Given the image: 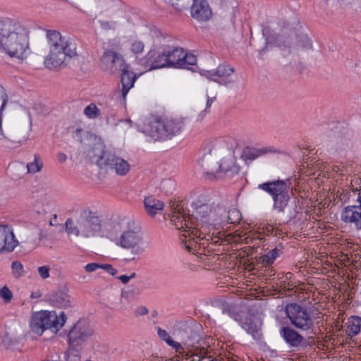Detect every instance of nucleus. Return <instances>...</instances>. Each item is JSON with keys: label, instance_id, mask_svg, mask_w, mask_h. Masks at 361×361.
Masks as SVG:
<instances>
[{"label": "nucleus", "instance_id": "nucleus-12", "mask_svg": "<svg viewBox=\"0 0 361 361\" xmlns=\"http://www.w3.org/2000/svg\"><path fill=\"white\" fill-rule=\"evenodd\" d=\"M140 63L147 71L169 67L166 49H164L161 53L155 50H150L144 58L140 59Z\"/></svg>", "mask_w": 361, "mask_h": 361}, {"label": "nucleus", "instance_id": "nucleus-20", "mask_svg": "<svg viewBox=\"0 0 361 361\" xmlns=\"http://www.w3.org/2000/svg\"><path fill=\"white\" fill-rule=\"evenodd\" d=\"M279 152L273 147H264L262 148L255 147H245L242 154L241 158L246 162L252 161L261 156H264L267 154H279Z\"/></svg>", "mask_w": 361, "mask_h": 361}, {"label": "nucleus", "instance_id": "nucleus-5", "mask_svg": "<svg viewBox=\"0 0 361 361\" xmlns=\"http://www.w3.org/2000/svg\"><path fill=\"white\" fill-rule=\"evenodd\" d=\"M140 229L138 223L129 221L118 240L117 245L123 249L128 259H134L135 255L142 252Z\"/></svg>", "mask_w": 361, "mask_h": 361}, {"label": "nucleus", "instance_id": "nucleus-49", "mask_svg": "<svg viewBox=\"0 0 361 361\" xmlns=\"http://www.w3.org/2000/svg\"><path fill=\"white\" fill-rule=\"evenodd\" d=\"M353 182H355V183L357 185H359L361 183V180L360 178H354L353 180H351V184H353Z\"/></svg>", "mask_w": 361, "mask_h": 361}, {"label": "nucleus", "instance_id": "nucleus-36", "mask_svg": "<svg viewBox=\"0 0 361 361\" xmlns=\"http://www.w3.org/2000/svg\"><path fill=\"white\" fill-rule=\"evenodd\" d=\"M13 275L15 278L18 279L23 275V266L19 261H14L11 265Z\"/></svg>", "mask_w": 361, "mask_h": 361}, {"label": "nucleus", "instance_id": "nucleus-14", "mask_svg": "<svg viewBox=\"0 0 361 361\" xmlns=\"http://www.w3.org/2000/svg\"><path fill=\"white\" fill-rule=\"evenodd\" d=\"M90 335L87 327L80 322L76 323L68 334V342L73 347L78 346L84 342Z\"/></svg>", "mask_w": 361, "mask_h": 361}, {"label": "nucleus", "instance_id": "nucleus-33", "mask_svg": "<svg viewBox=\"0 0 361 361\" xmlns=\"http://www.w3.org/2000/svg\"><path fill=\"white\" fill-rule=\"evenodd\" d=\"M212 102L213 101L212 99H207V107L205 109H202V106L196 107L192 114V118L195 121L200 122L204 119V116L206 114L207 109L212 104Z\"/></svg>", "mask_w": 361, "mask_h": 361}, {"label": "nucleus", "instance_id": "nucleus-22", "mask_svg": "<svg viewBox=\"0 0 361 361\" xmlns=\"http://www.w3.org/2000/svg\"><path fill=\"white\" fill-rule=\"evenodd\" d=\"M192 224L188 225V227L184 230L180 239L185 245V249L188 251L194 250L196 246V241L195 238H200L202 231L195 228L192 227Z\"/></svg>", "mask_w": 361, "mask_h": 361}, {"label": "nucleus", "instance_id": "nucleus-42", "mask_svg": "<svg viewBox=\"0 0 361 361\" xmlns=\"http://www.w3.org/2000/svg\"><path fill=\"white\" fill-rule=\"evenodd\" d=\"M100 268L106 270L109 274H111L112 276H114L117 273V270L114 269L111 264H101Z\"/></svg>", "mask_w": 361, "mask_h": 361}, {"label": "nucleus", "instance_id": "nucleus-8", "mask_svg": "<svg viewBox=\"0 0 361 361\" xmlns=\"http://www.w3.org/2000/svg\"><path fill=\"white\" fill-rule=\"evenodd\" d=\"M97 165L102 169L113 170L120 176L126 175L130 170L127 161L104 149L97 160Z\"/></svg>", "mask_w": 361, "mask_h": 361}, {"label": "nucleus", "instance_id": "nucleus-30", "mask_svg": "<svg viewBox=\"0 0 361 361\" xmlns=\"http://www.w3.org/2000/svg\"><path fill=\"white\" fill-rule=\"evenodd\" d=\"M240 212L235 208L229 209L227 215L220 219L221 222H226L231 224H238L240 221Z\"/></svg>", "mask_w": 361, "mask_h": 361}, {"label": "nucleus", "instance_id": "nucleus-32", "mask_svg": "<svg viewBox=\"0 0 361 361\" xmlns=\"http://www.w3.org/2000/svg\"><path fill=\"white\" fill-rule=\"evenodd\" d=\"M43 166V163L39 154L34 155V161L27 164V169L28 173H36L39 171Z\"/></svg>", "mask_w": 361, "mask_h": 361}, {"label": "nucleus", "instance_id": "nucleus-7", "mask_svg": "<svg viewBox=\"0 0 361 361\" xmlns=\"http://www.w3.org/2000/svg\"><path fill=\"white\" fill-rule=\"evenodd\" d=\"M99 67L104 72L113 74L120 72L121 68H128L122 54L111 44L103 47V54L99 59Z\"/></svg>", "mask_w": 361, "mask_h": 361}, {"label": "nucleus", "instance_id": "nucleus-27", "mask_svg": "<svg viewBox=\"0 0 361 361\" xmlns=\"http://www.w3.org/2000/svg\"><path fill=\"white\" fill-rule=\"evenodd\" d=\"M361 330V317L357 316L350 317L346 323V334L353 337L359 334Z\"/></svg>", "mask_w": 361, "mask_h": 361}, {"label": "nucleus", "instance_id": "nucleus-18", "mask_svg": "<svg viewBox=\"0 0 361 361\" xmlns=\"http://www.w3.org/2000/svg\"><path fill=\"white\" fill-rule=\"evenodd\" d=\"M259 188L267 192L271 196L272 199H275L288 192V185L283 180H276L267 182L259 185Z\"/></svg>", "mask_w": 361, "mask_h": 361}, {"label": "nucleus", "instance_id": "nucleus-16", "mask_svg": "<svg viewBox=\"0 0 361 361\" xmlns=\"http://www.w3.org/2000/svg\"><path fill=\"white\" fill-rule=\"evenodd\" d=\"M213 207L208 204H203L197 207L192 212V216L200 221L202 226L210 224L216 221V215H212Z\"/></svg>", "mask_w": 361, "mask_h": 361}, {"label": "nucleus", "instance_id": "nucleus-39", "mask_svg": "<svg viewBox=\"0 0 361 361\" xmlns=\"http://www.w3.org/2000/svg\"><path fill=\"white\" fill-rule=\"evenodd\" d=\"M38 273L40 276L43 279H47L49 277V270L50 268L49 266H41L38 267Z\"/></svg>", "mask_w": 361, "mask_h": 361}, {"label": "nucleus", "instance_id": "nucleus-47", "mask_svg": "<svg viewBox=\"0 0 361 361\" xmlns=\"http://www.w3.org/2000/svg\"><path fill=\"white\" fill-rule=\"evenodd\" d=\"M136 312L139 315H144L148 312V310L145 307L141 306L137 309Z\"/></svg>", "mask_w": 361, "mask_h": 361}, {"label": "nucleus", "instance_id": "nucleus-34", "mask_svg": "<svg viewBox=\"0 0 361 361\" xmlns=\"http://www.w3.org/2000/svg\"><path fill=\"white\" fill-rule=\"evenodd\" d=\"M195 0H171V5L178 11L188 9Z\"/></svg>", "mask_w": 361, "mask_h": 361}, {"label": "nucleus", "instance_id": "nucleus-41", "mask_svg": "<svg viewBox=\"0 0 361 361\" xmlns=\"http://www.w3.org/2000/svg\"><path fill=\"white\" fill-rule=\"evenodd\" d=\"M158 334H159V336L161 339H163L164 341H166L168 345L170 344V343H171L170 341H173L171 339V336H169V334L166 332V331H165L164 329H159Z\"/></svg>", "mask_w": 361, "mask_h": 361}, {"label": "nucleus", "instance_id": "nucleus-24", "mask_svg": "<svg viewBox=\"0 0 361 361\" xmlns=\"http://www.w3.org/2000/svg\"><path fill=\"white\" fill-rule=\"evenodd\" d=\"M281 334L285 341L293 347L300 345L303 340V337L290 327H283Z\"/></svg>", "mask_w": 361, "mask_h": 361}, {"label": "nucleus", "instance_id": "nucleus-4", "mask_svg": "<svg viewBox=\"0 0 361 361\" xmlns=\"http://www.w3.org/2000/svg\"><path fill=\"white\" fill-rule=\"evenodd\" d=\"M101 217L96 211L82 209L76 221L68 219L65 223L67 234L71 237L81 235L85 238L94 236L101 231Z\"/></svg>", "mask_w": 361, "mask_h": 361}, {"label": "nucleus", "instance_id": "nucleus-38", "mask_svg": "<svg viewBox=\"0 0 361 361\" xmlns=\"http://www.w3.org/2000/svg\"><path fill=\"white\" fill-rule=\"evenodd\" d=\"M298 45L305 49L312 48V41L307 35H300L298 36Z\"/></svg>", "mask_w": 361, "mask_h": 361}, {"label": "nucleus", "instance_id": "nucleus-35", "mask_svg": "<svg viewBox=\"0 0 361 361\" xmlns=\"http://www.w3.org/2000/svg\"><path fill=\"white\" fill-rule=\"evenodd\" d=\"M84 114L89 118H95L100 113L94 104H90L85 109Z\"/></svg>", "mask_w": 361, "mask_h": 361}, {"label": "nucleus", "instance_id": "nucleus-55", "mask_svg": "<svg viewBox=\"0 0 361 361\" xmlns=\"http://www.w3.org/2000/svg\"><path fill=\"white\" fill-rule=\"evenodd\" d=\"M1 89H4L2 86L0 85V90H1Z\"/></svg>", "mask_w": 361, "mask_h": 361}, {"label": "nucleus", "instance_id": "nucleus-15", "mask_svg": "<svg viewBox=\"0 0 361 361\" xmlns=\"http://www.w3.org/2000/svg\"><path fill=\"white\" fill-rule=\"evenodd\" d=\"M190 9L192 17L198 20L206 21L212 16V11L206 0H195Z\"/></svg>", "mask_w": 361, "mask_h": 361}, {"label": "nucleus", "instance_id": "nucleus-25", "mask_svg": "<svg viewBox=\"0 0 361 361\" xmlns=\"http://www.w3.org/2000/svg\"><path fill=\"white\" fill-rule=\"evenodd\" d=\"M128 68L129 66L128 65V68L120 69V72H121V90H130L133 87L135 81L137 78L136 75L133 72L130 71Z\"/></svg>", "mask_w": 361, "mask_h": 361}, {"label": "nucleus", "instance_id": "nucleus-29", "mask_svg": "<svg viewBox=\"0 0 361 361\" xmlns=\"http://www.w3.org/2000/svg\"><path fill=\"white\" fill-rule=\"evenodd\" d=\"M293 36H295L294 32H292L288 36L284 34H279L275 37L274 42L281 49H289L292 44L291 38Z\"/></svg>", "mask_w": 361, "mask_h": 361}, {"label": "nucleus", "instance_id": "nucleus-52", "mask_svg": "<svg viewBox=\"0 0 361 361\" xmlns=\"http://www.w3.org/2000/svg\"><path fill=\"white\" fill-rule=\"evenodd\" d=\"M127 93H128V92H123V94H122V96H123V99H126V97Z\"/></svg>", "mask_w": 361, "mask_h": 361}, {"label": "nucleus", "instance_id": "nucleus-51", "mask_svg": "<svg viewBox=\"0 0 361 361\" xmlns=\"http://www.w3.org/2000/svg\"><path fill=\"white\" fill-rule=\"evenodd\" d=\"M269 31V28L268 27H264L263 30H262V33L264 35H266V33Z\"/></svg>", "mask_w": 361, "mask_h": 361}, {"label": "nucleus", "instance_id": "nucleus-2", "mask_svg": "<svg viewBox=\"0 0 361 361\" xmlns=\"http://www.w3.org/2000/svg\"><path fill=\"white\" fill-rule=\"evenodd\" d=\"M0 47L11 56L21 57L28 48V32L19 22L0 19Z\"/></svg>", "mask_w": 361, "mask_h": 361}, {"label": "nucleus", "instance_id": "nucleus-56", "mask_svg": "<svg viewBox=\"0 0 361 361\" xmlns=\"http://www.w3.org/2000/svg\"><path fill=\"white\" fill-rule=\"evenodd\" d=\"M168 361H173V360H169ZM176 361H178V360H177Z\"/></svg>", "mask_w": 361, "mask_h": 361}, {"label": "nucleus", "instance_id": "nucleus-23", "mask_svg": "<svg viewBox=\"0 0 361 361\" xmlns=\"http://www.w3.org/2000/svg\"><path fill=\"white\" fill-rule=\"evenodd\" d=\"M202 166L208 179L219 178L217 159L210 157H204L202 161Z\"/></svg>", "mask_w": 361, "mask_h": 361}, {"label": "nucleus", "instance_id": "nucleus-43", "mask_svg": "<svg viewBox=\"0 0 361 361\" xmlns=\"http://www.w3.org/2000/svg\"><path fill=\"white\" fill-rule=\"evenodd\" d=\"M170 341H171V343H170L169 345L171 346L173 349H175L177 353H183V348L179 343L174 341L173 340Z\"/></svg>", "mask_w": 361, "mask_h": 361}, {"label": "nucleus", "instance_id": "nucleus-50", "mask_svg": "<svg viewBox=\"0 0 361 361\" xmlns=\"http://www.w3.org/2000/svg\"><path fill=\"white\" fill-rule=\"evenodd\" d=\"M357 201L360 203V207H361V190H360L357 196Z\"/></svg>", "mask_w": 361, "mask_h": 361}, {"label": "nucleus", "instance_id": "nucleus-10", "mask_svg": "<svg viewBox=\"0 0 361 361\" xmlns=\"http://www.w3.org/2000/svg\"><path fill=\"white\" fill-rule=\"evenodd\" d=\"M286 313L290 323L298 329L307 330L313 326V322L306 309L296 303L288 304Z\"/></svg>", "mask_w": 361, "mask_h": 361}, {"label": "nucleus", "instance_id": "nucleus-46", "mask_svg": "<svg viewBox=\"0 0 361 361\" xmlns=\"http://www.w3.org/2000/svg\"><path fill=\"white\" fill-rule=\"evenodd\" d=\"M135 276V273L132 274L130 276H126V275H122L118 277V279L121 280V281L126 284L127 283L130 279H133Z\"/></svg>", "mask_w": 361, "mask_h": 361}, {"label": "nucleus", "instance_id": "nucleus-31", "mask_svg": "<svg viewBox=\"0 0 361 361\" xmlns=\"http://www.w3.org/2000/svg\"><path fill=\"white\" fill-rule=\"evenodd\" d=\"M235 166V161L233 159H224L219 162L218 161V173L219 178L222 176L223 173H225L231 170Z\"/></svg>", "mask_w": 361, "mask_h": 361}, {"label": "nucleus", "instance_id": "nucleus-48", "mask_svg": "<svg viewBox=\"0 0 361 361\" xmlns=\"http://www.w3.org/2000/svg\"><path fill=\"white\" fill-rule=\"evenodd\" d=\"M58 159L60 162H63L66 159V156L64 154L60 153L58 154Z\"/></svg>", "mask_w": 361, "mask_h": 361}, {"label": "nucleus", "instance_id": "nucleus-1", "mask_svg": "<svg viewBox=\"0 0 361 361\" xmlns=\"http://www.w3.org/2000/svg\"><path fill=\"white\" fill-rule=\"evenodd\" d=\"M49 51L44 64L49 69L65 67L77 55L76 44L70 37H66L55 30H47Z\"/></svg>", "mask_w": 361, "mask_h": 361}, {"label": "nucleus", "instance_id": "nucleus-3", "mask_svg": "<svg viewBox=\"0 0 361 361\" xmlns=\"http://www.w3.org/2000/svg\"><path fill=\"white\" fill-rule=\"evenodd\" d=\"M184 127L180 118H163L151 115L143 126V133L154 140H166L178 135Z\"/></svg>", "mask_w": 361, "mask_h": 361}, {"label": "nucleus", "instance_id": "nucleus-11", "mask_svg": "<svg viewBox=\"0 0 361 361\" xmlns=\"http://www.w3.org/2000/svg\"><path fill=\"white\" fill-rule=\"evenodd\" d=\"M234 68L226 63L219 64L215 70H202L201 75L220 85H228L236 78Z\"/></svg>", "mask_w": 361, "mask_h": 361}, {"label": "nucleus", "instance_id": "nucleus-54", "mask_svg": "<svg viewBox=\"0 0 361 361\" xmlns=\"http://www.w3.org/2000/svg\"><path fill=\"white\" fill-rule=\"evenodd\" d=\"M185 359H186V360H188V353H187V354H185Z\"/></svg>", "mask_w": 361, "mask_h": 361}, {"label": "nucleus", "instance_id": "nucleus-19", "mask_svg": "<svg viewBox=\"0 0 361 361\" xmlns=\"http://www.w3.org/2000/svg\"><path fill=\"white\" fill-rule=\"evenodd\" d=\"M17 245L13 231L6 226H0V252L12 251Z\"/></svg>", "mask_w": 361, "mask_h": 361}, {"label": "nucleus", "instance_id": "nucleus-17", "mask_svg": "<svg viewBox=\"0 0 361 361\" xmlns=\"http://www.w3.org/2000/svg\"><path fill=\"white\" fill-rule=\"evenodd\" d=\"M341 218L343 222L353 224L357 229H361V207L360 206L345 207Z\"/></svg>", "mask_w": 361, "mask_h": 361}, {"label": "nucleus", "instance_id": "nucleus-9", "mask_svg": "<svg viewBox=\"0 0 361 361\" xmlns=\"http://www.w3.org/2000/svg\"><path fill=\"white\" fill-rule=\"evenodd\" d=\"M169 67L176 68L192 69L191 66L197 63L196 56L190 53H187L183 48L169 47L166 49Z\"/></svg>", "mask_w": 361, "mask_h": 361}, {"label": "nucleus", "instance_id": "nucleus-53", "mask_svg": "<svg viewBox=\"0 0 361 361\" xmlns=\"http://www.w3.org/2000/svg\"><path fill=\"white\" fill-rule=\"evenodd\" d=\"M236 237L234 236V240H233V242H238L240 240V236H238V239L235 238Z\"/></svg>", "mask_w": 361, "mask_h": 361}, {"label": "nucleus", "instance_id": "nucleus-13", "mask_svg": "<svg viewBox=\"0 0 361 361\" xmlns=\"http://www.w3.org/2000/svg\"><path fill=\"white\" fill-rule=\"evenodd\" d=\"M290 197L288 194L285 193L273 200V208L278 213H283L289 217H292L296 213V205L295 202H290Z\"/></svg>", "mask_w": 361, "mask_h": 361}, {"label": "nucleus", "instance_id": "nucleus-45", "mask_svg": "<svg viewBox=\"0 0 361 361\" xmlns=\"http://www.w3.org/2000/svg\"><path fill=\"white\" fill-rule=\"evenodd\" d=\"M100 265L101 264L97 263H90L85 266V270L87 272H92L95 271L97 269L100 268Z\"/></svg>", "mask_w": 361, "mask_h": 361}, {"label": "nucleus", "instance_id": "nucleus-26", "mask_svg": "<svg viewBox=\"0 0 361 361\" xmlns=\"http://www.w3.org/2000/svg\"><path fill=\"white\" fill-rule=\"evenodd\" d=\"M164 205L163 202L152 197H147L145 200L146 211L152 216L157 214L158 211L163 210Z\"/></svg>", "mask_w": 361, "mask_h": 361}, {"label": "nucleus", "instance_id": "nucleus-40", "mask_svg": "<svg viewBox=\"0 0 361 361\" xmlns=\"http://www.w3.org/2000/svg\"><path fill=\"white\" fill-rule=\"evenodd\" d=\"M144 44L142 42H135L131 45V50L135 54L141 53L143 51Z\"/></svg>", "mask_w": 361, "mask_h": 361}, {"label": "nucleus", "instance_id": "nucleus-37", "mask_svg": "<svg viewBox=\"0 0 361 361\" xmlns=\"http://www.w3.org/2000/svg\"><path fill=\"white\" fill-rule=\"evenodd\" d=\"M13 297V295L12 292L6 286H4L0 289V298L4 301V302H10L12 300Z\"/></svg>", "mask_w": 361, "mask_h": 361}, {"label": "nucleus", "instance_id": "nucleus-21", "mask_svg": "<svg viewBox=\"0 0 361 361\" xmlns=\"http://www.w3.org/2000/svg\"><path fill=\"white\" fill-rule=\"evenodd\" d=\"M182 209L183 208L179 204L173 202L171 205L172 214L171 221L177 229L182 230L183 233L184 230H185L192 222L190 221L189 217L186 218L184 214H182Z\"/></svg>", "mask_w": 361, "mask_h": 361}, {"label": "nucleus", "instance_id": "nucleus-6", "mask_svg": "<svg viewBox=\"0 0 361 361\" xmlns=\"http://www.w3.org/2000/svg\"><path fill=\"white\" fill-rule=\"evenodd\" d=\"M66 321V317L63 312L58 315L54 311H41L34 314L30 326L35 333L42 335L45 329L56 333Z\"/></svg>", "mask_w": 361, "mask_h": 361}, {"label": "nucleus", "instance_id": "nucleus-44", "mask_svg": "<svg viewBox=\"0 0 361 361\" xmlns=\"http://www.w3.org/2000/svg\"><path fill=\"white\" fill-rule=\"evenodd\" d=\"M116 23L107 22V21H102L101 27L104 30H110L114 29L115 27Z\"/></svg>", "mask_w": 361, "mask_h": 361}, {"label": "nucleus", "instance_id": "nucleus-28", "mask_svg": "<svg viewBox=\"0 0 361 361\" xmlns=\"http://www.w3.org/2000/svg\"><path fill=\"white\" fill-rule=\"evenodd\" d=\"M279 255V250L274 248L269 251L267 254L260 256L257 259L258 264H262L263 267H269L274 262Z\"/></svg>", "mask_w": 361, "mask_h": 361}]
</instances>
